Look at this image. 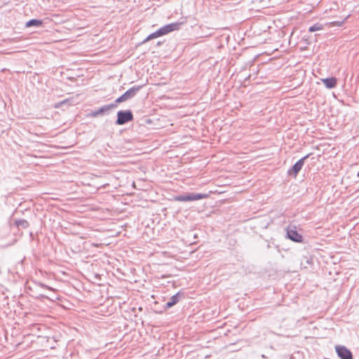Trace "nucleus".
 Masks as SVG:
<instances>
[{"label":"nucleus","instance_id":"2","mask_svg":"<svg viewBox=\"0 0 359 359\" xmlns=\"http://www.w3.org/2000/svg\"><path fill=\"white\" fill-rule=\"evenodd\" d=\"M142 88V86H133L118 97L114 104L126 102L135 96L137 93Z\"/></svg>","mask_w":359,"mask_h":359},{"label":"nucleus","instance_id":"6","mask_svg":"<svg viewBox=\"0 0 359 359\" xmlns=\"http://www.w3.org/2000/svg\"><path fill=\"white\" fill-rule=\"evenodd\" d=\"M182 23L180 22H174L166 25L160 29H158L159 32H161V35H165L171 32L178 30L181 26Z\"/></svg>","mask_w":359,"mask_h":359},{"label":"nucleus","instance_id":"3","mask_svg":"<svg viewBox=\"0 0 359 359\" xmlns=\"http://www.w3.org/2000/svg\"><path fill=\"white\" fill-rule=\"evenodd\" d=\"M133 119V115L130 110L119 111L117 113L116 124L123 125Z\"/></svg>","mask_w":359,"mask_h":359},{"label":"nucleus","instance_id":"8","mask_svg":"<svg viewBox=\"0 0 359 359\" xmlns=\"http://www.w3.org/2000/svg\"><path fill=\"white\" fill-rule=\"evenodd\" d=\"M288 228L287 234V237L292 241L297 242V243H302L303 241V237L301 234H299L295 229Z\"/></svg>","mask_w":359,"mask_h":359},{"label":"nucleus","instance_id":"14","mask_svg":"<svg viewBox=\"0 0 359 359\" xmlns=\"http://www.w3.org/2000/svg\"><path fill=\"white\" fill-rule=\"evenodd\" d=\"M323 29V26L319 23H316L309 28L310 32H314Z\"/></svg>","mask_w":359,"mask_h":359},{"label":"nucleus","instance_id":"10","mask_svg":"<svg viewBox=\"0 0 359 359\" xmlns=\"http://www.w3.org/2000/svg\"><path fill=\"white\" fill-rule=\"evenodd\" d=\"M182 294L180 292H177L173 296H172L170 300L168 301L167 303L165 304V308L168 309L175 305L180 301V298Z\"/></svg>","mask_w":359,"mask_h":359},{"label":"nucleus","instance_id":"15","mask_svg":"<svg viewBox=\"0 0 359 359\" xmlns=\"http://www.w3.org/2000/svg\"><path fill=\"white\" fill-rule=\"evenodd\" d=\"M41 285L42 287L46 288V289L50 290H53V289L52 287H49L48 285H46L44 284L41 283Z\"/></svg>","mask_w":359,"mask_h":359},{"label":"nucleus","instance_id":"4","mask_svg":"<svg viewBox=\"0 0 359 359\" xmlns=\"http://www.w3.org/2000/svg\"><path fill=\"white\" fill-rule=\"evenodd\" d=\"M116 107V104L111 103L110 104H105L102 106L97 109L93 110L88 114L90 117H97L99 116H103L108 114L109 111Z\"/></svg>","mask_w":359,"mask_h":359},{"label":"nucleus","instance_id":"7","mask_svg":"<svg viewBox=\"0 0 359 359\" xmlns=\"http://www.w3.org/2000/svg\"><path fill=\"white\" fill-rule=\"evenodd\" d=\"M336 352L341 359H352L351 352L344 346H336Z\"/></svg>","mask_w":359,"mask_h":359},{"label":"nucleus","instance_id":"9","mask_svg":"<svg viewBox=\"0 0 359 359\" xmlns=\"http://www.w3.org/2000/svg\"><path fill=\"white\" fill-rule=\"evenodd\" d=\"M321 81L324 83L325 87L328 89H332V88H335L337 84V79L335 77L321 79Z\"/></svg>","mask_w":359,"mask_h":359},{"label":"nucleus","instance_id":"5","mask_svg":"<svg viewBox=\"0 0 359 359\" xmlns=\"http://www.w3.org/2000/svg\"><path fill=\"white\" fill-rule=\"evenodd\" d=\"M309 156V154L306 155L301 159H299L297 162L294 163V165L288 170L287 173L290 175H293L294 177L297 176L298 172L302 170L305 160Z\"/></svg>","mask_w":359,"mask_h":359},{"label":"nucleus","instance_id":"13","mask_svg":"<svg viewBox=\"0 0 359 359\" xmlns=\"http://www.w3.org/2000/svg\"><path fill=\"white\" fill-rule=\"evenodd\" d=\"M15 224L18 227H22L23 229H26L29 226V222L25 219H18L15 221Z\"/></svg>","mask_w":359,"mask_h":359},{"label":"nucleus","instance_id":"1","mask_svg":"<svg viewBox=\"0 0 359 359\" xmlns=\"http://www.w3.org/2000/svg\"><path fill=\"white\" fill-rule=\"evenodd\" d=\"M208 196V194L186 193L184 194L175 196L174 197V200L175 201L180 202L194 201L203 198H207Z\"/></svg>","mask_w":359,"mask_h":359},{"label":"nucleus","instance_id":"12","mask_svg":"<svg viewBox=\"0 0 359 359\" xmlns=\"http://www.w3.org/2000/svg\"><path fill=\"white\" fill-rule=\"evenodd\" d=\"M159 36H161V32H159V30L158 29L157 31H156L155 32L149 34L144 41H143V43H146L153 39H156L157 37H159Z\"/></svg>","mask_w":359,"mask_h":359},{"label":"nucleus","instance_id":"11","mask_svg":"<svg viewBox=\"0 0 359 359\" xmlns=\"http://www.w3.org/2000/svg\"><path fill=\"white\" fill-rule=\"evenodd\" d=\"M43 24L40 20L32 19L26 22V27H29L32 26L39 27Z\"/></svg>","mask_w":359,"mask_h":359}]
</instances>
